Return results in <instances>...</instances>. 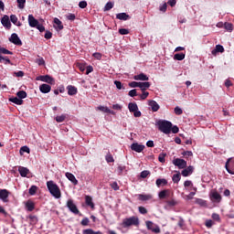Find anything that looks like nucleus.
I'll list each match as a JSON object with an SVG mask.
<instances>
[{"label": "nucleus", "instance_id": "4468645a", "mask_svg": "<svg viewBox=\"0 0 234 234\" xmlns=\"http://www.w3.org/2000/svg\"><path fill=\"white\" fill-rule=\"evenodd\" d=\"M10 195V192L6 189H0V199L3 200V202H8V197Z\"/></svg>", "mask_w": 234, "mask_h": 234}, {"label": "nucleus", "instance_id": "a878e982", "mask_svg": "<svg viewBox=\"0 0 234 234\" xmlns=\"http://www.w3.org/2000/svg\"><path fill=\"white\" fill-rule=\"evenodd\" d=\"M54 27L57 28V30H63V24L61 20H59L58 18H54Z\"/></svg>", "mask_w": 234, "mask_h": 234}, {"label": "nucleus", "instance_id": "e2e57ef3", "mask_svg": "<svg viewBox=\"0 0 234 234\" xmlns=\"http://www.w3.org/2000/svg\"><path fill=\"white\" fill-rule=\"evenodd\" d=\"M89 222H90L89 218H82V219H81L80 224H81L82 226H88Z\"/></svg>", "mask_w": 234, "mask_h": 234}, {"label": "nucleus", "instance_id": "ea45409f", "mask_svg": "<svg viewBox=\"0 0 234 234\" xmlns=\"http://www.w3.org/2000/svg\"><path fill=\"white\" fill-rule=\"evenodd\" d=\"M165 156H167L166 154H160L159 156H158V161L161 163V164H165Z\"/></svg>", "mask_w": 234, "mask_h": 234}, {"label": "nucleus", "instance_id": "6ab92c4d", "mask_svg": "<svg viewBox=\"0 0 234 234\" xmlns=\"http://www.w3.org/2000/svg\"><path fill=\"white\" fill-rule=\"evenodd\" d=\"M67 90H68L69 96H76V94H78V88H76L75 86H72V85L67 86Z\"/></svg>", "mask_w": 234, "mask_h": 234}, {"label": "nucleus", "instance_id": "8fccbe9b", "mask_svg": "<svg viewBox=\"0 0 234 234\" xmlns=\"http://www.w3.org/2000/svg\"><path fill=\"white\" fill-rule=\"evenodd\" d=\"M148 175H151V172H149L148 170H144L141 172V178H147Z\"/></svg>", "mask_w": 234, "mask_h": 234}, {"label": "nucleus", "instance_id": "c03bdc74", "mask_svg": "<svg viewBox=\"0 0 234 234\" xmlns=\"http://www.w3.org/2000/svg\"><path fill=\"white\" fill-rule=\"evenodd\" d=\"M180 174H175L172 177V180L174 184H178V181L180 180Z\"/></svg>", "mask_w": 234, "mask_h": 234}, {"label": "nucleus", "instance_id": "2f4dec72", "mask_svg": "<svg viewBox=\"0 0 234 234\" xmlns=\"http://www.w3.org/2000/svg\"><path fill=\"white\" fill-rule=\"evenodd\" d=\"M56 122L58 123H62V122H64L65 120H67V114H61V115H58L55 118Z\"/></svg>", "mask_w": 234, "mask_h": 234}, {"label": "nucleus", "instance_id": "39448f33", "mask_svg": "<svg viewBox=\"0 0 234 234\" xmlns=\"http://www.w3.org/2000/svg\"><path fill=\"white\" fill-rule=\"evenodd\" d=\"M174 165L178 167V169H186L187 167V162L184 159L176 158L173 160Z\"/></svg>", "mask_w": 234, "mask_h": 234}, {"label": "nucleus", "instance_id": "9b49d317", "mask_svg": "<svg viewBox=\"0 0 234 234\" xmlns=\"http://www.w3.org/2000/svg\"><path fill=\"white\" fill-rule=\"evenodd\" d=\"M1 23H2L3 27H5V28H11L12 27V23H10V17L6 15H5L2 17Z\"/></svg>", "mask_w": 234, "mask_h": 234}, {"label": "nucleus", "instance_id": "412c9836", "mask_svg": "<svg viewBox=\"0 0 234 234\" xmlns=\"http://www.w3.org/2000/svg\"><path fill=\"white\" fill-rule=\"evenodd\" d=\"M133 80H135V81H149V77L144 73H141L139 75H135Z\"/></svg>", "mask_w": 234, "mask_h": 234}, {"label": "nucleus", "instance_id": "bf43d9fd", "mask_svg": "<svg viewBox=\"0 0 234 234\" xmlns=\"http://www.w3.org/2000/svg\"><path fill=\"white\" fill-rule=\"evenodd\" d=\"M171 131L174 134H176L180 129L178 128V126L175 125V126H171Z\"/></svg>", "mask_w": 234, "mask_h": 234}, {"label": "nucleus", "instance_id": "79ce46f5", "mask_svg": "<svg viewBox=\"0 0 234 234\" xmlns=\"http://www.w3.org/2000/svg\"><path fill=\"white\" fill-rule=\"evenodd\" d=\"M175 114H176V116H180L182 114H184V111H182V108L176 106L174 110Z\"/></svg>", "mask_w": 234, "mask_h": 234}, {"label": "nucleus", "instance_id": "e433bc0d", "mask_svg": "<svg viewBox=\"0 0 234 234\" xmlns=\"http://www.w3.org/2000/svg\"><path fill=\"white\" fill-rule=\"evenodd\" d=\"M20 154L23 156L24 153L30 154V148L28 146H22L19 151Z\"/></svg>", "mask_w": 234, "mask_h": 234}, {"label": "nucleus", "instance_id": "6e6552de", "mask_svg": "<svg viewBox=\"0 0 234 234\" xmlns=\"http://www.w3.org/2000/svg\"><path fill=\"white\" fill-rule=\"evenodd\" d=\"M9 41L13 43V45H16L17 47L23 46V42L21 41V38L17 36V34L13 33L11 37H9Z\"/></svg>", "mask_w": 234, "mask_h": 234}, {"label": "nucleus", "instance_id": "f3484780", "mask_svg": "<svg viewBox=\"0 0 234 234\" xmlns=\"http://www.w3.org/2000/svg\"><path fill=\"white\" fill-rule=\"evenodd\" d=\"M37 80H40V81H44L45 83H49L50 85L54 83V79L49 75L40 76Z\"/></svg>", "mask_w": 234, "mask_h": 234}, {"label": "nucleus", "instance_id": "423d86ee", "mask_svg": "<svg viewBox=\"0 0 234 234\" xmlns=\"http://www.w3.org/2000/svg\"><path fill=\"white\" fill-rule=\"evenodd\" d=\"M225 168L229 175H234V159L233 158H229L227 160L225 164Z\"/></svg>", "mask_w": 234, "mask_h": 234}, {"label": "nucleus", "instance_id": "c85d7f7f", "mask_svg": "<svg viewBox=\"0 0 234 234\" xmlns=\"http://www.w3.org/2000/svg\"><path fill=\"white\" fill-rule=\"evenodd\" d=\"M9 101L15 103L16 105H23V100L18 97L10 98Z\"/></svg>", "mask_w": 234, "mask_h": 234}, {"label": "nucleus", "instance_id": "7ed1b4c3", "mask_svg": "<svg viewBox=\"0 0 234 234\" xmlns=\"http://www.w3.org/2000/svg\"><path fill=\"white\" fill-rule=\"evenodd\" d=\"M158 130L165 134H171V127H173V123L169 121H159L157 122Z\"/></svg>", "mask_w": 234, "mask_h": 234}, {"label": "nucleus", "instance_id": "a19ab883", "mask_svg": "<svg viewBox=\"0 0 234 234\" xmlns=\"http://www.w3.org/2000/svg\"><path fill=\"white\" fill-rule=\"evenodd\" d=\"M0 54H7L9 56H12L14 53L5 48L0 47Z\"/></svg>", "mask_w": 234, "mask_h": 234}, {"label": "nucleus", "instance_id": "58836bf2", "mask_svg": "<svg viewBox=\"0 0 234 234\" xmlns=\"http://www.w3.org/2000/svg\"><path fill=\"white\" fill-rule=\"evenodd\" d=\"M225 30H228L229 32H231L233 30V24L226 22L224 24Z\"/></svg>", "mask_w": 234, "mask_h": 234}, {"label": "nucleus", "instance_id": "49530a36", "mask_svg": "<svg viewBox=\"0 0 234 234\" xmlns=\"http://www.w3.org/2000/svg\"><path fill=\"white\" fill-rule=\"evenodd\" d=\"M36 63H37L39 67H43V65H45V59L43 58H38L36 59Z\"/></svg>", "mask_w": 234, "mask_h": 234}, {"label": "nucleus", "instance_id": "bb28decb", "mask_svg": "<svg viewBox=\"0 0 234 234\" xmlns=\"http://www.w3.org/2000/svg\"><path fill=\"white\" fill-rule=\"evenodd\" d=\"M155 184H156V186H157V187H162V186H167V179H165V178H158V179H156V181H155Z\"/></svg>", "mask_w": 234, "mask_h": 234}, {"label": "nucleus", "instance_id": "3c124183", "mask_svg": "<svg viewBox=\"0 0 234 234\" xmlns=\"http://www.w3.org/2000/svg\"><path fill=\"white\" fill-rule=\"evenodd\" d=\"M119 34H121V36H127V34H129V29L121 28L119 29Z\"/></svg>", "mask_w": 234, "mask_h": 234}, {"label": "nucleus", "instance_id": "7c9ffc66", "mask_svg": "<svg viewBox=\"0 0 234 234\" xmlns=\"http://www.w3.org/2000/svg\"><path fill=\"white\" fill-rule=\"evenodd\" d=\"M10 21L13 25H16V27H21V22H17V16L16 15L10 16Z\"/></svg>", "mask_w": 234, "mask_h": 234}, {"label": "nucleus", "instance_id": "4be33fe9", "mask_svg": "<svg viewBox=\"0 0 234 234\" xmlns=\"http://www.w3.org/2000/svg\"><path fill=\"white\" fill-rule=\"evenodd\" d=\"M52 87L48 84H42L39 86V90L43 94H48V92L51 90Z\"/></svg>", "mask_w": 234, "mask_h": 234}, {"label": "nucleus", "instance_id": "f8f14e48", "mask_svg": "<svg viewBox=\"0 0 234 234\" xmlns=\"http://www.w3.org/2000/svg\"><path fill=\"white\" fill-rule=\"evenodd\" d=\"M28 24L32 28H36L39 25V21L33 15L28 16Z\"/></svg>", "mask_w": 234, "mask_h": 234}, {"label": "nucleus", "instance_id": "37998d69", "mask_svg": "<svg viewBox=\"0 0 234 234\" xmlns=\"http://www.w3.org/2000/svg\"><path fill=\"white\" fill-rule=\"evenodd\" d=\"M114 85L116 86V89H118L119 90H122V89H125L123 88V84L122 83V81L115 80Z\"/></svg>", "mask_w": 234, "mask_h": 234}, {"label": "nucleus", "instance_id": "052dcab7", "mask_svg": "<svg viewBox=\"0 0 234 234\" xmlns=\"http://www.w3.org/2000/svg\"><path fill=\"white\" fill-rule=\"evenodd\" d=\"M183 156H186V158H187V156H193V152L191 151H185L182 153Z\"/></svg>", "mask_w": 234, "mask_h": 234}, {"label": "nucleus", "instance_id": "9d476101", "mask_svg": "<svg viewBox=\"0 0 234 234\" xmlns=\"http://www.w3.org/2000/svg\"><path fill=\"white\" fill-rule=\"evenodd\" d=\"M131 149H132V151H134L135 153H142V151H144V149H145V145L140 144L138 143H133L131 145Z\"/></svg>", "mask_w": 234, "mask_h": 234}, {"label": "nucleus", "instance_id": "1a4fd4ad", "mask_svg": "<svg viewBox=\"0 0 234 234\" xmlns=\"http://www.w3.org/2000/svg\"><path fill=\"white\" fill-rule=\"evenodd\" d=\"M137 198L141 202H149V201L153 200L154 196L152 194H139V195H137Z\"/></svg>", "mask_w": 234, "mask_h": 234}, {"label": "nucleus", "instance_id": "09e8293b", "mask_svg": "<svg viewBox=\"0 0 234 234\" xmlns=\"http://www.w3.org/2000/svg\"><path fill=\"white\" fill-rule=\"evenodd\" d=\"M129 87H131L132 89H136V87H140V82L132 81L129 83Z\"/></svg>", "mask_w": 234, "mask_h": 234}, {"label": "nucleus", "instance_id": "b1692460", "mask_svg": "<svg viewBox=\"0 0 234 234\" xmlns=\"http://www.w3.org/2000/svg\"><path fill=\"white\" fill-rule=\"evenodd\" d=\"M149 87H151V82H139V89L142 92L146 91Z\"/></svg>", "mask_w": 234, "mask_h": 234}, {"label": "nucleus", "instance_id": "603ef678", "mask_svg": "<svg viewBox=\"0 0 234 234\" xmlns=\"http://www.w3.org/2000/svg\"><path fill=\"white\" fill-rule=\"evenodd\" d=\"M37 186H32L29 188V195H34L35 193H37Z\"/></svg>", "mask_w": 234, "mask_h": 234}, {"label": "nucleus", "instance_id": "c756f323", "mask_svg": "<svg viewBox=\"0 0 234 234\" xmlns=\"http://www.w3.org/2000/svg\"><path fill=\"white\" fill-rule=\"evenodd\" d=\"M174 59H176V61H183V59H186V54L176 53L174 55Z\"/></svg>", "mask_w": 234, "mask_h": 234}, {"label": "nucleus", "instance_id": "5701e85b", "mask_svg": "<svg viewBox=\"0 0 234 234\" xmlns=\"http://www.w3.org/2000/svg\"><path fill=\"white\" fill-rule=\"evenodd\" d=\"M116 18L120 19V21H128V19H131V16L127 15V13H119L116 15Z\"/></svg>", "mask_w": 234, "mask_h": 234}, {"label": "nucleus", "instance_id": "4c0bfd02", "mask_svg": "<svg viewBox=\"0 0 234 234\" xmlns=\"http://www.w3.org/2000/svg\"><path fill=\"white\" fill-rule=\"evenodd\" d=\"M85 202L87 206H94V203H92V197L90 196H85Z\"/></svg>", "mask_w": 234, "mask_h": 234}, {"label": "nucleus", "instance_id": "864d4df0", "mask_svg": "<svg viewBox=\"0 0 234 234\" xmlns=\"http://www.w3.org/2000/svg\"><path fill=\"white\" fill-rule=\"evenodd\" d=\"M149 96V91H143V93L140 95L141 100H147V97Z\"/></svg>", "mask_w": 234, "mask_h": 234}, {"label": "nucleus", "instance_id": "473e14b6", "mask_svg": "<svg viewBox=\"0 0 234 234\" xmlns=\"http://www.w3.org/2000/svg\"><path fill=\"white\" fill-rule=\"evenodd\" d=\"M105 160L108 164H112L114 163V157L112 156V154H111V152H109L106 156H105Z\"/></svg>", "mask_w": 234, "mask_h": 234}, {"label": "nucleus", "instance_id": "69168bd1", "mask_svg": "<svg viewBox=\"0 0 234 234\" xmlns=\"http://www.w3.org/2000/svg\"><path fill=\"white\" fill-rule=\"evenodd\" d=\"M80 8H87V2L86 1H81L79 3Z\"/></svg>", "mask_w": 234, "mask_h": 234}, {"label": "nucleus", "instance_id": "f257e3e1", "mask_svg": "<svg viewBox=\"0 0 234 234\" xmlns=\"http://www.w3.org/2000/svg\"><path fill=\"white\" fill-rule=\"evenodd\" d=\"M175 195L171 189H164L158 193L160 200H166L168 206H176L178 201L175 200L173 197Z\"/></svg>", "mask_w": 234, "mask_h": 234}, {"label": "nucleus", "instance_id": "72a5a7b5", "mask_svg": "<svg viewBox=\"0 0 234 234\" xmlns=\"http://www.w3.org/2000/svg\"><path fill=\"white\" fill-rule=\"evenodd\" d=\"M17 98H19L20 100H25V98H27V91L25 90H19L16 93Z\"/></svg>", "mask_w": 234, "mask_h": 234}, {"label": "nucleus", "instance_id": "ddd939ff", "mask_svg": "<svg viewBox=\"0 0 234 234\" xmlns=\"http://www.w3.org/2000/svg\"><path fill=\"white\" fill-rule=\"evenodd\" d=\"M210 198L213 202H217L218 204V202L222 200V196H220L218 192L214 190L210 194Z\"/></svg>", "mask_w": 234, "mask_h": 234}, {"label": "nucleus", "instance_id": "393cba45", "mask_svg": "<svg viewBox=\"0 0 234 234\" xmlns=\"http://www.w3.org/2000/svg\"><path fill=\"white\" fill-rule=\"evenodd\" d=\"M218 52H220L221 54L222 52H224V47L222 45H217L215 49H213L211 53L213 56H217Z\"/></svg>", "mask_w": 234, "mask_h": 234}, {"label": "nucleus", "instance_id": "20e7f679", "mask_svg": "<svg viewBox=\"0 0 234 234\" xmlns=\"http://www.w3.org/2000/svg\"><path fill=\"white\" fill-rule=\"evenodd\" d=\"M140 225V219L138 217L133 216L122 219V227L127 229L132 226L138 227Z\"/></svg>", "mask_w": 234, "mask_h": 234}, {"label": "nucleus", "instance_id": "f03ea898", "mask_svg": "<svg viewBox=\"0 0 234 234\" xmlns=\"http://www.w3.org/2000/svg\"><path fill=\"white\" fill-rule=\"evenodd\" d=\"M47 187L49 191V193L54 197L55 198H59L61 197V190L59 189V186H58L54 181H48L47 182Z\"/></svg>", "mask_w": 234, "mask_h": 234}, {"label": "nucleus", "instance_id": "4d7b16f0", "mask_svg": "<svg viewBox=\"0 0 234 234\" xmlns=\"http://www.w3.org/2000/svg\"><path fill=\"white\" fill-rule=\"evenodd\" d=\"M111 187H112V189H114V191H118V189H120L118 183H116V182L112 183Z\"/></svg>", "mask_w": 234, "mask_h": 234}, {"label": "nucleus", "instance_id": "2eb2a0df", "mask_svg": "<svg viewBox=\"0 0 234 234\" xmlns=\"http://www.w3.org/2000/svg\"><path fill=\"white\" fill-rule=\"evenodd\" d=\"M148 105L151 107L153 112H158L160 110V105L158 102H156V101H149Z\"/></svg>", "mask_w": 234, "mask_h": 234}, {"label": "nucleus", "instance_id": "c9c22d12", "mask_svg": "<svg viewBox=\"0 0 234 234\" xmlns=\"http://www.w3.org/2000/svg\"><path fill=\"white\" fill-rule=\"evenodd\" d=\"M114 7V4L112 2H108L104 6V12H109V10H112Z\"/></svg>", "mask_w": 234, "mask_h": 234}, {"label": "nucleus", "instance_id": "de8ad7c7", "mask_svg": "<svg viewBox=\"0 0 234 234\" xmlns=\"http://www.w3.org/2000/svg\"><path fill=\"white\" fill-rule=\"evenodd\" d=\"M14 76L16 78H23V76H25V72L23 70L15 71Z\"/></svg>", "mask_w": 234, "mask_h": 234}, {"label": "nucleus", "instance_id": "a18cd8bd", "mask_svg": "<svg viewBox=\"0 0 234 234\" xmlns=\"http://www.w3.org/2000/svg\"><path fill=\"white\" fill-rule=\"evenodd\" d=\"M16 3L18 4V8L23 9L25 8V3H27V0H16Z\"/></svg>", "mask_w": 234, "mask_h": 234}, {"label": "nucleus", "instance_id": "774afa93", "mask_svg": "<svg viewBox=\"0 0 234 234\" xmlns=\"http://www.w3.org/2000/svg\"><path fill=\"white\" fill-rule=\"evenodd\" d=\"M93 58H95V59H101V53H93Z\"/></svg>", "mask_w": 234, "mask_h": 234}, {"label": "nucleus", "instance_id": "aec40b11", "mask_svg": "<svg viewBox=\"0 0 234 234\" xmlns=\"http://www.w3.org/2000/svg\"><path fill=\"white\" fill-rule=\"evenodd\" d=\"M195 171V167L193 166H188L185 168L182 172L181 175L182 176H189V175H193V172Z\"/></svg>", "mask_w": 234, "mask_h": 234}, {"label": "nucleus", "instance_id": "680f3d73", "mask_svg": "<svg viewBox=\"0 0 234 234\" xmlns=\"http://www.w3.org/2000/svg\"><path fill=\"white\" fill-rule=\"evenodd\" d=\"M35 27L37 28V30H39V32H45V26H43L41 24H37V26Z\"/></svg>", "mask_w": 234, "mask_h": 234}, {"label": "nucleus", "instance_id": "f704fd0d", "mask_svg": "<svg viewBox=\"0 0 234 234\" xmlns=\"http://www.w3.org/2000/svg\"><path fill=\"white\" fill-rule=\"evenodd\" d=\"M68 208H69V210L75 215L80 214V210L77 206H68Z\"/></svg>", "mask_w": 234, "mask_h": 234}, {"label": "nucleus", "instance_id": "0eeeda50", "mask_svg": "<svg viewBox=\"0 0 234 234\" xmlns=\"http://www.w3.org/2000/svg\"><path fill=\"white\" fill-rule=\"evenodd\" d=\"M146 227L148 230H151L155 234H159L161 232L160 227L156 226L152 221H146Z\"/></svg>", "mask_w": 234, "mask_h": 234}, {"label": "nucleus", "instance_id": "a211bd4d", "mask_svg": "<svg viewBox=\"0 0 234 234\" xmlns=\"http://www.w3.org/2000/svg\"><path fill=\"white\" fill-rule=\"evenodd\" d=\"M65 176L68 178V180H69V182L73 184V186H78V179H76V176H73L72 173L67 172Z\"/></svg>", "mask_w": 234, "mask_h": 234}, {"label": "nucleus", "instance_id": "cd10ccee", "mask_svg": "<svg viewBox=\"0 0 234 234\" xmlns=\"http://www.w3.org/2000/svg\"><path fill=\"white\" fill-rule=\"evenodd\" d=\"M128 109L130 112H134L135 111H138V104H136V102H130L128 104Z\"/></svg>", "mask_w": 234, "mask_h": 234}, {"label": "nucleus", "instance_id": "dca6fc26", "mask_svg": "<svg viewBox=\"0 0 234 234\" xmlns=\"http://www.w3.org/2000/svg\"><path fill=\"white\" fill-rule=\"evenodd\" d=\"M18 173L23 178H27V175L30 173V170L25 166H18Z\"/></svg>", "mask_w": 234, "mask_h": 234}, {"label": "nucleus", "instance_id": "13d9d810", "mask_svg": "<svg viewBox=\"0 0 234 234\" xmlns=\"http://www.w3.org/2000/svg\"><path fill=\"white\" fill-rule=\"evenodd\" d=\"M67 19L69 21H74V19H76V15L72 14V13H69L68 16H67Z\"/></svg>", "mask_w": 234, "mask_h": 234}, {"label": "nucleus", "instance_id": "0e129e2a", "mask_svg": "<svg viewBox=\"0 0 234 234\" xmlns=\"http://www.w3.org/2000/svg\"><path fill=\"white\" fill-rule=\"evenodd\" d=\"M196 204H198V206H206V201L204 199H197Z\"/></svg>", "mask_w": 234, "mask_h": 234}, {"label": "nucleus", "instance_id": "6e6d98bb", "mask_svg": "<svg viewBox=\"0 0 234 234\" xmlns=\"http://www.w3.org/2000/svg\"><path fill=\"white\" fill-rule=\"evenodd\" d=\"M45 39H52V32L50 31H46L45 36H44Z\"/></svg>", "mask_w": 234, "mask_h": 234}, {"label": "nucleus", "instance_id": "5fc2aeb1", "mask_svg": "<svg viewBox=\"0 0 234 234\" xmlns=\"http://www.w3.org/2000/svg\"><path fill=\"white\" fill-rule=\"evenodd\" d=\"M128 96H130L131 98H134V96H138V93L136 90H132L129 91Z\"/></svg>", "mask_w": 234, "mask_h": 234}, {"label": "nucleus", "instance_id": "338daca9", "mask_svg": "<svg viewBox=\"0 0 234 234\" xmlns=\"http://www.w3.org/2000/svg\"><path fill=\"white\" fill-rule=\"evenodd\" d=\"M93 231L92 229H87L82 231V234H93Z\"/></svg>", "mask_w": 234, "mask_h": 234}]
</instances>
